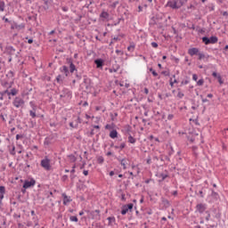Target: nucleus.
Masks as SVG:
<instances>
[{
  "label": "nucleus",
  "instance_id": "f257e3e1",
  "mask_svg": "<svg viewBox=\"0 0 228 228\" xmlns=\"http://www.w3.org/2000/svg\"><path fill=\"white\" fill-rule=\"evenodd\" d=\"M184 4L183 0H170L167 3L166 6L172 8V10H179Z\"/></svg>",
  "mask_w": 228,
  "mask_h": 228
},
{
  "label": "nucleus",
  "instance_id": "f03ea898",
  "mask_svg": "<svg viewBox=\"0 0 228 228\" xmlns=\"http://www.w3.org/2000/svg\"><path fill=\"white\" fill-rule=\"evenodd\" d=\"M60 97L64 102H69L72 99V93L69 89H63Z\"/></svg>",
  "mask_w": 228,
  "mask_h": 228
},
{
  "label": "nucleus",
  "instance_id": "7ed1b4c3",
  "mask_svg": "<svg viewBox=\"0 0 228 228\" xmlns=\"http://www.w3.org/2000/svg\"><path fill=\"white\" fill-rule=\"evenodd\" d=\"M25 104L24 99L20 96H17L12 101V105L14 108H23Z\"/></svg>",
  "mask_w": 228,
  "mask_h": 228
},
{
  "label": "nucleus",
  "instance_id": "20e7f679",
  "mask_svg": "<svg viewBox=\"0 0 228 228\" xmlns=\"http://www.w3.org/2000/svg\"><path fill=\"white\" fill-rule=\"evenodd\" d=\"M202 42L205 45H209V44H216L218 42V37L216 36H212L210 38L208 37H202Z\"/></svg>",
  "mask_w": 228,
  "mask_h": 228
},
{
  "label": "nucleus",
  "instance_id": "39448f33",
  "mask_svg": "<svg viewBox=\"0 0 228 228\" xmlns=\"http://www.w3.org/2000/svg\"><path fill=\"white\" fill-rule=\"evenodd\" d=\"M41 167L45 170H51V159L49 158L45 157L41 160Z\"/></svg>",
  "mask_w": 228,
  "mask_h": 228
},
{
  "label": "nucleus",
  "instance_id": "423d86ee",
  "mask_svg": "<svg viewBox=\"0 0 228 228\" xmlns=\"http://www.w3.org/2000/svg\"><path fill=\"white\" fill-rule=\"evenodd\" d=\"M37 184V181L35 179L31 178L30 180H26L23 184V188L25 190H28V188H33Z\"/></svg>",
  "mask_w": 228,
  "mask_h": 228
},
{
  "label": "nucleus",
  "instance_id": "0eeeda50",
  "mask_svg": "<svg viewBox=\"0 0 228 228\" xmlns=\"http://www.w3.org/2000/svg\"><path fill=\"white\" fill-rule=\"evenodd\" d=\"M134 205L133 203H129L122 207L121 215H127L129 211H133Z\"/></svg>",
  "mask_w": 228,
  "mask_h": 228
},
{
  "label": "nucleus",
  "instance_id": "6e6552de",
  "mask_svg": "<svg viewBox=\"0 0 228 228\" xmlns=\"http://www.w3.org/2000/svg\"><path fill=\"white\" fill-rule=\"evenodd\" d=\"M208 209V205L204 204V203H199L197 206H196V211L198 213H204V211H206Z\"/></svg>",
  "mask_w": 228,
  "mask_h": 228
},
{
  "label": "nucleus",
  "instance_id": "1a4fd4ad",
  "mask_svg": "<svg viewBox=\"0 0 228 228\" xmlns=\"http://www.w3.org/2000/svg\"><path fill=\"white\" fill-rule=\"evenodd\" d=\"M17 94H19V91H17L15 88L12 89L11 92L8 90L3 92V95H8L9 99H12L10 95H17Z\"/></svg>",
  "mask_w": 228,
  "mask_h": 228
},
{
  "label": "nucleus",
  "instance_id": "9d476101",
  "mask_svg": "<svg viewBox=\"0 0 228 228\" xmlns=\"http://www.w3.org/2000/svg\"><path fill=\"white\" fill-rule=\"evenodd\" d=\"M62 198L64 206H67L68 204H70V202H72V199H70V197L67 196V194L65 193H62Z\"/></svg>",
  "mask_w": 228,
  "mask_h": 228
},
{
  "label": "nucleus",
  "instance_id": "9b49d317",
  "mask_svg": "<svg viewBox=\"0 0 228 228\" xmlns=\"http://www.w3.org/2000/svg\"><path fill=\"white\" fill-rule=\"evenodd\" d=\"M188 54H190V56H195L199 54V48H190L188 50Z\"/></svg>",
  "mask_w": 228,
  "mask_h": 228
},
{
  "label": "nucleus",
  "instance_id": "f8f14e48",
  "mask_svg": "<svg viewBox=\"0 0 228 228\" xmlns=\"http://www.w3.org/2000/svg\"><path fill=\"white\" fill-rule=\"evenodd\" d=\"M94 63H95L97 69H101V68H102V65H104V61H102V59H97L94 61Z\"/></svg>",
  "mask_w": 228,
  "mask_h": 228
},
{
  "label": "nucleus",
  "instance_id": "ddd939ff",
  "mask_svg": "<svg viewBox=\"0 0 228 228\" xmlns=\"http://www.w3.org/2000/svg\"><path fill=\"white\" fill-rule=\"evenodd\" d=\"M101 19H103V20H108V19H110V13H108V12H102L100 14Z\"/></svg>",
  "mask_w": 228,
  "mask_h": 228
},
{
  "label": "nucleus",
  "instance_id": "4468645a",
  "mask_svg": "<svg viewBox=\"0 0 228 228\" xmlns=\"http://www.w3.org/2000/svg\"><path fill=\"white\" fill-rule=\"evenodd\" d=\"M118 136V132H117V130H112L110 133V137L112 138L113 140H115V138H117Z\"/></svg>",
  "mask_w": 228,
  "mask_h": 228
},
{
  "label": "nucleus",
  "instance_id": "2eb2a0df",
  "mask_svg": "<svg viewBox=\"0 0 228 228\" xmlns=\"http://www.w3.org/2000/svg\"><path fill=\"white\" fill-rule=\"evenodd\" d=\"M77 159L74 155H69L68 156V161H69V163H76Z\"/></svg>",
  "mask_w": 228,
  "mask_h": 228
},
{
  "label": "nucleus",
  "instance_id": "dca6fc26",
  "mask_svg": "<svg viewBox=\"0 0 228 228\" xmlns=\"http://www.w3.org/2000/svg\"><path fill=\"white\" fill-rule=\"evenodd\" d=\"M8 117V113L5 111H2L0 114V118H2L3 122H6V118Z\"/></svg>",
  "mask_w": 228,
  "mask_h": 228
},
{
  "label": "nucleus",
  "instance_id": "f3484780",
  "mask_svg": "<svg viewBox=\"0 0 228 228\" xmlns=\"http://www.w3.org/2000/svg\"><path fill=\"white\" fill-rule=\"evenodd\" d=\"M159 179H160L159 181H165L167 177H168V175L167 174H163V173H160L159 175H157Z\"/></svg>",
  "mask_w": 228,
  "mask_h": 228
},
{
  "label": "nucleus",
  "instance_id": "a211bd4d",
  "mask_svg": "<svg viewBox=\"0 0 228 228\" xmlns=\"http://www.w3.org/2000/svg\"><path fill=\"white\" fill-rule=\"evenodd\" d=\"M119 163L120 165L123 166L124 170H126V168H127V160L126 159H119Z\"/></svg>",
  "mask_w": 228,
  "mask_h": 228
},
{
  "label": "nucleus",
  "instance_id": "6ab92c4d",
  "mask_svg": "<svg viewBox=\"0 0 228 228\" xmlns=\"http://www.w3.org/2000/svg\"><path fill=\"white\" fill-rule=\"evenodd\" d=\"M29 115L32 117V118H35L37 117V107H33V110H29Z\"/></svg>",
  "mask_w": 228,
  "mask_h": 228
},
{
  "label": "nucleus",
  "instance_id": "aec40b11",
  "mask_svg": "<svg viewBox=\"0 0 228 228\" xmlns=\"http://www.w3.org/2000/svg\"><path fill=\"white\" fill-rule=\"evenodd\" d=\"M12 29H18V31L20 29H24V24L14 25V27H12Z\"/></svg>",
  "mask_w": 228,
  "mask_h": 228
},
{
  "label": "nucleus",
  "instance_id": "412c9836",
  "mask_svg": "<svg viewBox=\"0 0 228 228\" xmlns=\"http://www.w3.org/2000/svg\"><path fill=\"white\" fill-rule=\"evenodd\" d=\"M114 149H120V151H122V149H126V142H122L119 146H114Z\"/></svg>",
  "mask_w": 228,
  "mask_h": 228
},
{
  "label": "nucleus",
  "instance_id": "4be33fe9",
  "mask_svg": "<svg viewBox=\"0 0 228 228\" xmlns=\"http://www.w3.org/2000/svg\"><path fill=\"white\" fill-rule=\"evenodd\" d=\"M109 225H113L115 224V217H108Z\"/></svg>",
  "mask_w": 228,
  "mask_h": 228
},
{
  "label": "nucleus",
  "instance_id": "5701e85b",
  "mask_svg": "<svg viewBox=\"0 0 228 228\" xmlns=\"http://www.w3.org/2000/svg\"><path fill=\"white\" fill-rule=\"evenodd\" d=\"M128 142L129 143H136V139H134V137H133L132 135H129Z\"/></svg>",
  "mask_w": 228,
  "mask_h": 228
},
{
  "label": "nucleus",
  "instance_id": "b1692460",
  "mask_svg": "<svg viewBox=\"0 0 228 228\" xmlns=\"http://www.w3.org/2000/svg\"><path fill=\"white\" fill-rule=\"evenodd\" d=\"M5 4L3 1H0V12H4Z\"/></svg>",
  "mask_w": 228,
  "mask_h": 228
},
{
  "label": "nucleus",
  "instance_id": "393cba45",
  "mask_svg": "<svg viewBox=\"0 0 228 228\" xmlns=\"http://www.w3.org/2000/svg\"><path fill=\"white\" fill-rule=\"evenodd\" d=\"M69 70L71 73H74V70H76V65H74L72 62L69 65Z\"/></svg>",
  "mask_w": 228,
  "mask_h": 228
},
{
  "label": "nucleus",
  "instance_id": "a878e982",
  "mask_svg": "<svg viewBox=\"0 0 228 228\" xmlns=\"http://www.w3.org/2000/svg\"><path fill=\"white\" fill-rule=\"evenodd\" d=\"M175 84H177V79H170V81H169V85H170V86H174V85H175Z\"/></svg>",
  "mask_w": 228,
  "mask_h": 228
},
{
  "label": "nucleus",
  "instance_id": "bb28decb",
  "mask_svg": "<svg viewBox=\"0 0 228 228\" xmlns=\"http://www.w3.org/2000/svg\"><path fill=\"white\" fill-rule=\"evenodd\" d=\"M199 60H204L206 58V55L202 53H198Z\"/></svg>",
  "mask_w": 228,
  "mask_h": 228
},
{
  "label": "nucleus",
  "instance_id": "cd10ccee",
  "mask_svg": "<svg viewBox=\"0 0 228 228\" xmlns=\"http://www.w3.org/2000/svg\"><path fill=\"white\" fill-rule=\"evenodd\" d=\"M197 85L198 86H202V85H204V78H201L199 81H197Z\"/></svg>",
  "mask_w": 228,
  "mask_h": 228
},
{
  "label": "nucleus",
  "instance_id": "c85d7f7f",
  "mask_svg": "<svg viewBox=\"0 0 228 228\" xmlns=\"http://www.w3.org/2000/svg\"><path fill=\"white\" fill-rule=\"evenodd\" d=\"M62 72H64L67 76L69 74V68H67V66H63L62 67Z\"/></svg>",
  "mask_w": 228,
  "mask_h": 228
},
{
  "label": "nucleus",
  "instance_id": "c756f323",
  "mask_svg": "<svg viewBox=\"0 0 228 228\" xmlns=\"http://www.w3.org/2000/svg\"><path fill=\"white\" fill-rule=\"evenodd\" d=\"M6 193V189L4 188V186H0V194H4Z\"/></svg>",
  "mask_w": 228,
  "mask_h": 228
},
{
  "label": "nucleus",
  "instance_id": "7c9ffc66",
  "mask_svg": "<svg viewBox=\"0 0 228 228\" xmlns=\"http://www.w3.org/2000/svg\"><path fill=\"white\" fill-rule=\"evenodd\" d=\"M177 97H178V99H183L184 97V94L183 92L179 91L177 94Z\"/></svg>",
  "mask_w": 228,
  "mask_h": 228
},
{
  "label": "nucleus",
  "instance_id": "2f4dec72",
  "mask_svg": "<svg viewBox=\"0 0 228 228\" xmlns=\"http://www.w3.org/2000/svg\"><path fill=\"white\" fill-rule=\"evenodd\" d=\"M217 79H218V83H219L220 85H224V81L222 80V76L218 75V76H217Z\"/></svg>",
  "mask_w": 228,
  "mask_h": 228
},
{
  "label": "nucleus",
  "instance_id": "473e14b6",
  "mask_svg": "<svg viewBox=\"0 0 228 228\" xmlns=\"http://www.w3.org/2000/svg\"><path fill=\"white\" fill-rule=\"evenodd\" d=\"M151 46L154 47V49H158V43L152 42Z\"/></svg>",
  "mask_w": 228,
  "mask_h": 228
},
{
  "label": "nucleus",
  "instance_id": "72a5a7b5",
  "mask_svg": "<svg viewBox=\"0 0 228 228\" xmlns=\"http://www.w3.org/2000/svg\"><path fill=\"white\" fill-rule=\"evenodd\" d=\"M192 79L193 81H197V79H199V77L197 76V74L192 75Z\"/></svg>",
  "mask_w": 228,
  "mask_h": 228
},
{
  "label": "nucleus",
  "instance_id": "f704fd0d",
  "mask_svg": "<svg viewBox=\"0 0 228 228\" xmlns=\"http://www.w3.org/2000/svg\"><path fill=\"white\" fill-rule=\"evenodd\" d=\"M70 220H71V222H77V217H76V216H71V217H70Z\"/></svg>",
  "mask_w": 228,
  "mask_h": 228
},
{
  "label": "nucleus",
  "instance_id": "c9c22d12",
  "mask_svg": "<svg viewBox=\"0 0 228 228\" xmlns=\"http://www.w3.org/2000/svg\"><path fill=\"white\" fill-rule=\"evenodd\" d=\"M12 156H15V146L12 147V150L11 151Z\"/></svg>",
  "mask_w": 228,
  "mask_h": 228
},
{
  "label": "nucleus",
  "instance_id": "e433bc0d",
  "mask_svg": "<svg viewBox=\"0 0 228 228\" xmlns=\"http://www.w3.org/2000/svg\"><path fill=\"white\" fill-rule=\"evenodd\" d=\"M163 202L166 206H170V202L167 200H163Z\"/></svg>",
  "mask_w": 228,
  "mask_h": 228
},
{
  "label": "nucleus",
  "instance_id": "4c0bfd02",
  "mask_svg": "<svg viewBox=\"0 0 228 228\" xmlns=\"http://www.w3.org/2000/svg\"><path fill=\"white\" fill-rule=\"evenodd\" d=\"M151 74L154 76V77H158V72H156V70H153Z\"/></svg>",
  "mask_w": 228,
  "mask_h": 228
},
{
  "label": "nucleus",
  "instance_id": "58836bf2",
  "mask_svg": "<svg viewBox=\"0 0 228 228\" xmlns=\"http://www.w3.org/2000/svg\"><path fill=\"white\" fill-rule=\"evenodd\" d=\"M167 118H168V120H172V118H174V115L169 114V115L167 116Z\"/></svg>",
  "mask_w": 228,
  "mask_h": 228
},
{
  "label": "nucleus",
  "instance_id": "ea45409f",
  "mask_svg": "<svg viewBox=\"0 0 228 228\" xmlns=\"http://www.w3.org/2000/svg\"><path fill=\"white\" fill-rule=\"evenodd\" d=\"M76 172V165L72 167L71 174H74Z\"/></svg>",
  "mask_w": 228,
  "mask_h": 228
},
{
  "label": "nucleus",
  "instance_id": "a19ab883",
  "mask_svg": "<svg viewBox=\"0 0 228 228\" xmlns=\"http://www.w3.org/2000/svg\"><path fill=\"white\" fill-rule=\"evenodd\" d=\"M212 76H213V77H218V73L213 72V73H212Z\"/></svg>",
  "mask_w": 228,
  "mask_h": 228
},
{
  "label": "nucleus",
  "instance_id": "79ce46f5",
  "mask_svg": "<svg viewBox=\"0 0 228 228\" xmlns=\"http://www.w3.org/2000/svg\"><path fill=\"white\" fill-rule=\"evenodd\" d=\"M189 142H191V143H193V142H195V139L193 137H189Z\"/></svg>",
  "mask_w": 228,
  "mask_h": 228
},
{
  "label": "nucleus",
  "instance_id": "37998d69",
  "mask_svg": "<svg viewBox=\"0 0 228 228\" xmlns=\"http://www.w3.org/2000/svg\"><path fill=\"white\" fill-rule=\"evenodd\" d=\"M188 83H190L188 80L182 81V85H188Z\"/></svg>",
  "mask_w": 228,
  "mask_h": 228
},
{
  "label": "nucleus",
  "instance_id": "c03bdc74",
  "mask_svg": "<svg viewBox=\"0 0 228 228\" xmlns=\"http://www.w3.org/2000/svg\"><path fill=\"white\" fill-rule=\"evenodd\" d=\"M3 20H4V22H10V20H8L6 17H3Z\"/></svg>",
  "mask_w": 228,
  "mask_h": 228
},
{
  "label": "nucleus",
  "instance_id": "a18cd8bd",
  "mask_svg": "<svg viewBox=\"0 0 228 228\" xmlns=\"http://www.w3.org/2000/svg\"><path fill=\"white\" fill-rule=\"evenodd\" d=\"M20 138H22V135H20V134L16 135V140H20Z\"/></svg>",
  "mask_w": 228,
  "mask_h": 228
},
{
  "label": "nucleus",
  "instance_id": "49530a36",
  "mask_svg": "<svg viewBox=\"0 0 228 228\" xmlns=\"http://www.w3.org/2000/svg\"><path fill=\"white\" fill-rule=\"evenodd\" d=\"M142 10H143V7H142V5H139L138 6V12H142Z\"/></svg>",
  "mask_w": 228,
  "mask_h": 228
},
{
  "label": "nucleus",
  "instance_id": "de8ad7c7",
  "mask_svg": "<svg viewBox=\"0 0 228 228\" xmlns=\"http://www.w3.org/2000/svg\"><path fill=\"white\" fill-rule=\"evenodd\" d=\"M134 49V47H133V46H128L127 47V51H133Z\"/></svg>",
  "mask_w": 228,
  "mask_h": 228
},
{
  "label": "nucleus",
  "instance_id": "09e8293b",
  "mask_svg": "<svg viewBox=\"0 0 228 228\" xmlns=\"http://www.w3.org/2000/svg\"><path fill=\"white\" fill-rule=\"evenodd\" d=\"M110 177H113V175H115V172L110 171Z\"/></svg>",
  "mask_w": 228,
  "mask_h": 228
},
{
  "label": "nucleus",
  "instance_id": "8fccbe9b",
  "mask_svg": "<svg viewBox=\"0 0 228 228\" xmlns=\"http://www.w3.org/2000/svg\"><path fill=\"white\" fill-rule=\"evenodd\" d=\"M83 174L84 175H88V170H84Z\"/></svg>",
  "mask_w": 228,
  "mask_h": 228
},
{
  "label": "nucleus",
  "instance_id": "3c124183",
  "mask_svg": "<svg viewBox=\"0 0 228 228\" xmlns=\"http://www.w3.org/2000/svg\"><path fill=\"white\" fill-rule=\"evenodd\" d=\"M144 94H146V95L149 94V89L148 88H144Z\"/></svg>",
  "mask_w": 228,
  "mask_h": 228
},
{
  "label": "nucleus",
  "instance_id": "603ef678",
  "mask_svg": "<svg viewBox=\"0 0 228 228\" xmlns=\"http://www.w3.org/2000/svg\"><path fill=\"white\" fill-rule=\"evenodd\" d=\"M208 97L209 99H213V94H208Z\"/></svg>",
  "mask_w": 228,
  "mask_h": 228
},
{
  "label": "nucleus",
  "instance_id": "864d4df0",
  "mask_svg": "<svg viewBox=\"0 0 228 228\" xmlns=\"http://www.w3.org/2000/svg\"><path fill=\"white\" fill-rule=\"evenodd\" d=\"M4 199V194H0V200H3Z\"/></svg>",
  "mask_w": 228,
  "mask_h": 228
},
{
  "label": "nucleus",
  "instance_id": "5fc2aeb1",
  "mask_svg": "<svg viewBox=\"0 0 228 228\" xmlns=\"http://www.w3.org/2000/svg\"><path fill=\"white\" fill-rule=\"evenodd\" d=\"M56 79L60 83V79H61V76L59 75Z\"/></svg>",
  "mask_w": 228,
  "mask_h": 228
},
{
  "label": "nucleus",
  "instance_id": "6e6d98bb",
  "mask_svg": "<svg viewBox=\"0 0 228 228\" xmlns=\"http://www.w3.org/2000/svg\"><path fill=\"white\" fill-rule=\"evenodd\" d=\"M33 43V39H28V44H32Z\"/></svg>",
  "mask_w": 228,
  "mask_h": 228
},
{
  "label": "nucleus",
  "instance_id": "4d7b16f0",
  "mask_svg": "<svg viewBox=\"0 0 228 228\" xmlns=\"http://www.w3.org/2000/svg\"><path fill=\"white\" fill-rule=\"evenodd\" d=\"M4 95H3V93H1V97H0V101H3Z\"/></svg>",
  "mask_w": 228,
  "mask_h": 228
},
{
  "label": "nucleus",
  "instance_id": "13d9d810",
  "mask_svg": "<svg viewBox=\"0 0 228 228\" xmlns=\"http://www.w3.org/2000/svg\"><path fill=\"white\" fill-rule=\"evenodd\" d=\"M83 215H85V212L80 211V212H79V216H83Z\"/></svg>",
  "mask_w": 228,
  "mask_h": 228
},
{
  "label": "nucleus",
  "instance_id": "bf43d9fd",
  "mask_svg": "<svg viewBox=\"0 0 228 228\" xmlns=\"http://www.w3.org/2000/svg\"><path fill=\"white\" fill-rule=\"evenodd\" d=\"M94 129H100L101 127L99 126H94Z\"/></svg>",
  "mask_w": 228,
  "mask_h": 228
},
{
  "label": "nucleus",
  "instance_id": "052dcab7",
  "mask_svg": "<svg viewBox=\"0 0 228 228\" xmlns=\"http://www.w3.org/2000/svg\"><path fill=\"white\" fill-rule=\"evenodd\" d=\"M173 195H177V191H173V193H172Z\"/></svg>",
  "mask_w": 228,
  "mask_h": 228
},
{
  "label": "nucleus",
  "instance_id": "680f3d73",
  "mask_svg": "<svg viewBox=\"0 0 228 228\" xmlns=\"http://www.w3.org/2000/svg\"><path fill=\"white\" fill-rule=\"evenodd\" d=\"M150 140H154V135H150Z\"/></svg>",
  "mask_w": 228,
  "mask_h": 228
},
{
  "label": "nucleus",
  "instance_id": "e2e57ef3",
  "mask_svg": "<svg viewBox=\"0 0 228 228\" xmlns=\"http://www.w3.org/2000/svg\"><path fill=\"white\" fill-rule=\"evenodd\" d=\"M49 35H54V30H52Z\"/></svg>",
  "mask_w": 228,
  "mask_h": 228
},
{
  "label": "nucleus",
  "instance_id": "0e129e2a",
  "mask_svg": "<svg viewBox=\"0 0 228 228\" xmlns=\"http://www.w3.org/2000/svg\"><path fill=\"white\" fill-rule=\"evenodd\" d=\"M99 161H100V163H102L104 161V159H99Z\"/></svg>",
  "mask_w": 228,
  "mask_h": 228
},
{
  "label": "nucleus",
  "instance_id": "69168bd1",
  "mask_svg": "<svg viewBox=\"0 0 228 228\" xmlns=\"http://www.w3.org/2000/svg\"><path fill=\"white\" fill-rule=\"evenodd\" d=\"M162 220H163L164 222H167V217H162Z\"/></svg>",
  "mask_w": 228,
  "mask_h": 228
},
{
  "label": "nucleus",
  "instance_id": "338daca9",
  "mask_svg": "<svg viewBox=\"0 0 228 228\" xmlns=\"http://www.w3.org/2000/svg\"><path fill=\"white\" fill-rule=\"evenodd\" d=\"M152 71H154V69L151 68V69H150V72L152 73Z\"/></svg>",
  "mask_w": 228,
  "mask_h": 228
},
{
  "label": "nucleus",
  "instance_id": "774afa93",
  "mask_svg": "<svg viewBox=\"0 0 228 228\" xmlns=\"http://www.w3.org/2000/svg\"><path fill=\"white\" fill-rule=\"evenodd\" d=\"M224 49H225V51H227V49H228V45H225Z\"/></svg>",
  "mask_w": 228,
  "mask_h": 228
}]
</instances>
